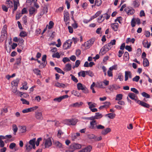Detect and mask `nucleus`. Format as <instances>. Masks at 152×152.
<instances>
[{"label": "nucleus", "mask_w": 152, "mask_h": 152, "mask_svg": "<svg viewBox=\"0 0 152 152\" xmlns=\"http://www.w3.org/2000/svg\"><path fill=\"white\" fill-rule=\"evenodd\" d=\"M16 146V144L14 143H11L9 145V148L11 149H12Z\"/></svg>", "instance_id": "e2e57ef3"}, {"label": "nucleus", "mask_w": 152, "mask_h": 152, "mask_svg": "<svg viewBox=\"0 0 152 152\" xmlns=\"http://www.w3.org/2000/svg\"><path fill=\"white\" fill-rule=\"evenodd\" d=\"M42 11V12H44V14L45 13H47L48 11V8L47 6L46 5H45L43 7V9Z\"/></svg>", "instance_id": "6e6d98bb"}, {"label": "nucleus", "mask_w": 152, "mask_h": 152, "mask_svg": "<svg viewBox=\"0 0 152 152\" xmlns=\"http://www.w3.org/2000/svg\"><path fill=\"white\" fill-rule=\"evenodd\" d=\"M86 71H82L78 73L79 76H82L83 77H85L86 76Z\"/></svg>", "instance_id": "2f4dec72"}, {"label": "nucleus", "mask_w": 152, "mask_h": 152, "mask_svg": "<svg viewBox=\"0 0 152 152\" xmlns=\"http://www.w3.org/2000/svg\"><path fill=\"white\" fill-rule=\"evenodd\" d=\"M19 82V80L18 79H16V80H13L12 83V84H13V86H15L17 87L18 83Z\"/></svg>", "instance_id": "49530a36"}, {"label": "nucleus", "mask_w": 152, "mask_h": 152, "mask_svg": "<svg viewBox=\"0 0 152 152\" xmlns=\"http://www.w3.org/2000/svg\"><path fill=\"white\" fill-rule=\"evenodd\" d=\"M55 86L59 88H65L66 87V86L64 84L58 82L55 83Z\"/></svg>", "instance_id": "412c9836"}, {"label": "nucleus", "mask_w": 152, "mask_h": 152, "mask_svg": "<svg viewBox=\"0 0 152 152\" xmlns=\"http://www.w3.org/2000/svg\"><path fill=\"white\" fill-rule=\"evenodd\" d=\"M131 90L137 94H138L139 93V91L135 88H131Z\"/></svg>", "instance_id": "4d7b16f0"}, {"label": "nucleus", "mask_w": 152, "mask_h": 152, "mask_svg": "<svg viewBox=\"0 0 152 152\" xmlns=\"http://www.w3.org/2000/svg\"><path fill=\"white\" fill-rule=\"evenodd\" d=\"M92 148V146L90 145H89L85 148L83 149L85 152H90Z\"/></svg>", "instance_id": "bb28decb"}, {"label": "nucleus", "mask_w": 152, "mask_h": 152, "mask_svg": "<svg viewBox=\"0 0 152 152\" xmlns=\"http://www.w3.org/2000/svg\"><path fill=\"white\" fill-rule=\"evenodd\" d=\"M88 105H89V108L91 110V109H92L93 107H95V103H92L91 102H88Z\"/></svg>", "instance_id": "c85d7f7f"}, {"label": "nucleus", "mask_w": 152, "mask_h": 152, "mask_svg": "<svg viewBox=\"0 0 152 152\" xmlns=\"http://www.w3.org/2000/svg\"><path fill=\"white\" fill-rule=\"evenodd\" d=\"M85 86H83L81 83H78L77 84V88L78 90H83Z\"/></svg>", "instance_id": "a878e982"}, {"label": "nucleus", "mask_w": 152, "mask_h": 152, "mask_svg": "<svg viewBox=\"0 0 152 152\" xmlns=\"http://www.w3.org/2000/svg\"><path fill=\"white\" fill-rule=\"evenodd\" d=\"M36 140V138H34L32 139L28 143H26V144L25 147L27 152L31 151L32 148L35 149Z\"/></svg>", "instance_id": "f257e3e1"}, {"label": "nucleus", "mask_w": 152, "mask_h": 152, "mask_svg": "<svg viewBox=\"0 0 152 152\" xmlns=\"http://www.w3.org/2000/svg\"><path fill=\"white\" fill-rule=\"evenodd\" d=\"M12 130L13 131V134L15 135L16 134V133L18 131V127L15 124H13L12 125Z\"/></svg>", "instance_id": "cd10ccee"}, {"label": "nucleus", "mask_w": 152, "mask_h": 152, "mask_svg": "<svg viewBox=\"0 0 152 152\" xmlns=\"http://www.w3.org/2000/svg\"><path fill=\"white\" fill-rule=\"evenodd\" d=\"M64 20L65 22H66L69 19V13L67 12H64Z\"/></svg>", "instance_id": "ddd939ff"}, {"label": "nucleus", "mask_w": 152, "mask_h": 152, "mask_svg": "<svg viewBox=\"0 0 152 152\" xmlns=\"http://www.w3.org/2000/svg\"><path fill=\"white\" fill-rule=\"evenodd\" d=\"M27 33L24 31H21L19 34V36L21 37H25L27 36Z\"/></svg>", "instance_id": "a19ab883"}, {"label": "nucleus", "mask_w": 152, "mask_h": 152, "mask_svg": "<svg viewBox=\"0 0 152 152\" xmlns=\"http://www.w3.org/2000/svg\"><path fill=\"white\" fill-rule=\"evenodd\" d=\"M116 115L114 113H109L105 115V116H107L110 119H113L115 116Z\"/></svg>", "instance_id": "4be33fe9"}, {"label": "nucleus", "mask_w": 152, "mask_h": 152, "mask_svg": "<svg viewBox=\"0 0 152 152\" xmlns=\"http://www.w3.org/2000/svg\"><path fill=\"white\" fill-rule=\"evenodd\" d=\"M47 56L46 55H43L42 57V60L43 61L41 65L39 66L40 68H43L47 64V62L46 61Z\"/></svg>", "instance_id": "6e6552de"}, {"label": "nucleus", "mask_w": 152, "mask_h": 152, "mask_svg": "<svg viewBox=\"0 0 152 152\" xmlns=\"http://www.w3.org/2000/svg\"><path fill=\"white\" fill-rule=\"evenodd\" d=\"M142 43L145 48H149L151 45V42L148 43L147 40L143 41Z\"/></svg>", "instance_id": "dca6fc26"}, {"label": "nucleus", "mask_w": 152, "mask_h": 152, "mask_svg": "<svg viewBox=\"0 0 152 152\" xmlns=\"http://www.w3.org/2000/svg\"><path fill=\"white\" fill-rule=\"evenodd\" d=\"M54 144L56 148L60 149L61 151H62V150L63 149H66V146L62 145L58 141H55L54 143Z\"/></svg>", "instance_id": "423d86ee"}, {"label": "nucleus", "mask_w": 152, "mask_h": 152, "mask_svg": "<svg viewBox=\"0 0 152 152\" xmlns=\"http://www.w3.org/2000/svg\"><path fill=\"white\" fill-rule=\"evenodd\" d=\"M135 40L134 38L131 39L130 38H128L126 40V42L128 43L129 42H130L133 43H134Z\"/></svg>", "instance_id": "ea45409f"}, {"label": "nucleus", "mask_w": 152, "mask_h": 152, "mask_svg": "<svg viewBox=\"0 0 152 152\" xmlns=\"http://www.w3.org/2000/svg\"><path fill=\"white\" fill-rule=\"evenodd\" d=\"M124 57L126 58V60H129V54L128 52H126L124 54Z\"/></svg>", "instance_id": "69168bd1"}, {"label": "nucleus", "mask_w": 152, "mask_h": 152, "mask_svg": "<svg viewBox=\"0 0 152 152\" xmlns=\"http://www.w3.org/2000/svg\"><path fill=\"white\" fill-rule=\"evenodd\" d=\"M136 23L135 22V19L134 18L132 19L131 21V25L132 27H134L135 26Z\"/></svg>", "instance_id": "13d9d810"}, {"label": "nucleus", "mask_w": 152, "mask_h": 152, "mask_svg": "<svg viewBox=\"0 0 152 152\" xmlns=\"http://www.w3.org/2000/svg\"><path fill=\"white\" fill-rule=\"evenodd\" d=\"M81 148V145L80 144L76 143H72L69 147V149L75 150L79 149Z\"/></svg>", "instance_id": "39448f33"}, {"label": "nucleus", "mask_w": 152, "mask_h": 152, "mask_svg": "<svg viewBox=\"0 0 152 152\" xmlns=\"http://www.w3.org/2000/svg\"><path fill=\"white\" fill-rule=\"evenodd\" d=\"M20 100L22 101L23 104H26L28 105L29 104V102L24 99L22 98L20 99Z\"/></svg>", "instance_id": "3c124183"}, {"label": "nucleus", "mask_w": 152, "mask_h": 152, "mask_svg": "<svg viewBox=\"0 0 152 152\" xmlns=\"http://www.w3.org/2000/svg\"><path fill=\"white\" fill-rule=\"evenodd\" d=\"M70 125H74L76 124L77 122V120L76 119H70Z\"/></svg>", "instance_id": "c756f323"}, {"label": "nucleus", "mask_w": 152, "mask_h": 152, "mask_svg": "<svg viewBox=\"0 0 152 152\" xmlns=\"http://www.w3.org/2000/svg\"><path fill=\"white\" fill-rule=\"evenodd\" d=\"M111 26L112 29L115 31H117L118 27V24L117 23H115L111 24Z\"/></svg>", "instance_id": "4468645a"}, {"label": "nucleus", "mask_w": 152, "mask_h": 152, "mask_svg": "<svg viewBox=\"0 0 152 152\" xmlns=\"http://www.w3.org/2000/svg\"><path fill=\"white\" fill-rule=\"evenodd\" d=\"M123 95L121 94H119L117 95L116 96L115 100L119 101L121 100L122 99Z\"/></svg>", "instance_id": "7c9ffc66"}, {"label": "nucleus", "mask_w": 152, "mask_h": 152, "mask_svg": "<svg viewBox=\"0 0 152 152\" xmlns=\"http://www.w3.org/2000/svg\"><path fill=\"white\" fill-rule=\"evenodd\" d=\"M17 89V87L15 86H13L12 87V91L14 93L16 92Z\"/></svg>", "instance_id": "680f3d73"}, {"label": "nucleus", "mask_w": 152, "mask_h": 152, "mask_svg": "<svg viewBox=\"0 0 152 152\" xmlns=\"http://www.w3.org/2000/svg\"><path fill=\"white\" fill-rule=\"evenodd\" d=\"M35 8L33 7L31 8L29 10V14L30 15L33 14L35 12Z\"/></svg>", "instance_id": "603ef678"}, {"label": "nucleus", "mask_w": 152, "mask_h": 152, "mask_svg": "<svg viewBox=\"0 0 152 152\" xmlns=\"http://www.w3.org/2000/svg\"><path fill=\"white\" fill-rule=\"evenodd\" d=\"M19 5V0H14V7L13 12L14 11L16 10L18 8V5Z\"/></svg>", "instance_id": "2eb2a0df"}, {"label": "nucleus", "mask_w": 152, "mask_h": 152, "mask_svg": "<svg viewBox=\"0 0 152 152\" xmlns=\"http://www.w3.org/2000/svg\"><path fill=\"white\" fill-rule=\"evenodd\" d=\"M63 134V132H62L61 130H59L58 131V133L57 134V136L58 138H61L62 134Z\"/></svg>", "instance_id": "09e8293b"}, {"label": "nucleus", "mask_w": 152, "mask_h": 152, "mask_svg": "<svg viewBox=\"0 0 152 152\" xmlns=\"http://www.w3.org/2000/svg\"><path fill=\"white\" fill-rule=\"evenodd\" d=\"M20 131L22 133H24L26 131V128L25 126H21Z\"/></svg>", "instance_id": "37998d69"}, {"label": "nucleus", "mask_w": 152, "mask_h": 152, "mask_svg": "<svg viewBox=\"0 0 152 152\" xmlns=\"http://www.w3.org/2000/svg\"><path fill=\"white\" fill-rule=\"evenodd\" d=\"M27 82L26 81H25L22 84V87L20 88V89H24L25 90H27L28 87L27 86Z\"/></svg>", "instance_id": "393cba45"}, {"label": "nucleus", "mask_w": 152, "mask_h": 152, "mask_svg": "<svg viewBox=\"0 0 152 152\" xmlns=\"http://www.w3.org/2000/svg\"><path fill=\"white\" fill-rule=\"evenodd\" d=\"M128 96L132 100H134L137 103L138 101V98L137 96L134 94L132 93H129Z\"/></svg>", "instance_id": "1a4fd4ad"}, {"label": "nucleus", "mask_w": 152, "mask_h": 152, "mask_svg": "<svg viewBox=\"0 0 152 152\" xmlns=\"http://www.w3.org/2000/svg\"><path fill=\"white\" fill-rule=\"evenodd\" d=\"M140 79V76H139L137 75L132 79V81H133L137 82L139 81Z\"/></svg>", "instance_id": "de8ad7c7"}, {"label": "nucleus", "mask_w": 152, "mask_h": 152, "mask_svg": "<svg viewBox=\"0 0 152 152\" xmlns=\"http://www.w3.org/2000/svg\"><path fill=\"white\" fill-rule=\"evenodd\" d=\"M86 75H88L91 77H93L94 76V74L90 70L86 71Z\"/></svg>", "instance_id": "4c0bfd02"}, {"label": "nucleus", "mask_w": 152, "mask_h": 152, "mask_svg": "<svg viewBox=\"0 0 152 152\" xmlns=\"http://www.w3.org/2000/svg\"><path fill=\"white\" fill-rule=\"evenodd\" d=\"M87 136L88 138L89 139H93L94 140V139L96 137V136L92 134H88L87 135Z\"/></svg>", "instance_id": "c9c22d12"}, {"label": "nucleus", "mask_w": 152, "mask_h": 152, "mask_svg": "<svg viewBox=\"0 0 152 152\" xmlns=\"http://www.w3.org/2000/svg\"><path fill=\"white\" fill-rule=\"evenodd\" d=\"M103 117V115L99 113H96L94 116V118L95 119H99Z\"/></svg>", "instance_id": "aec40b11"}, {"label": "nucleus", "mask_w": 152, "mask_h": 152, "mask_svg": "<svg viewBox=\"0 0 152 152\" xmlns=\"http://www.w3.org/2000/svg\"><path fill=\"white\" fill-rule=\"evenodd\" d=\"M142 95L143 96L147 98H149L150 97V96L148 94L145 92H143L142 93Z\"/></svg>", "instance_id": "c03bdc74"}, {"label": "nucleus", "mask_w": 152, "mask_h": 152, "mask_svg": "<svg viewBox=\"0 0 152 152\" xmlns=\"http://www.w3.org/2000/svg\"><path fill=\"white\" fill-rule=\"evenodd\" d=\"M6 4H7L8 7H12L13 4L12 2L10 0H7V1Z\"/></svg>", "instance_id": "473e14b6"}, {"label": "nucleus", "mask_w": 152, "mask_h": 152, "mask_svg": "<svg viewBox=\"0 0 152 152\" xmlns=\"http://www.w3.org/2000/svg\"><path fill=\"white\" fill-rule=\"evenodd\" d=\"M117 69V65H114L109 68V70L110 71L113 70V69L116 70Z\"/></svg>", "instance_id": "338daca9"}, {"label": "nucleus", "mask_w": 152, "mask_h": 152, "mask_svg": "<svg viewBox=\"0 0 152 152\" xmlns=\"http://www.w3.org/2000/svg\"><path fill=\"white\" fill-rule=\"evenodd\" d=\"M35 116L37 120H42L43 118V115L41 112H36Z\"/></svg>", "instance_id": "9b49d317"}, {"label": "nucleus", "mask_w": 152, "mask_h": 152, "mask_svg": "<svg viewBox=\"0 0 152 152\" xmlns=\"http://www.w3.org/2000/svg\"><path fill=\"white\" fill-rule=\"evenodd\" d=\"M72 69L71 65V64H66L65 67L64 69L66 71H70Z\"/></svg>", "instance_id": "6ab92c4d"}, {"label": "nucleus", "mask_w": 152, "mask_h": 152, "mask_svg": "<svg viewBox=\"0 0 152 152\" xmlns=\"http://www.w3.org/2000/svg\"><path fill=\"white\" fill-rule=\"evenodd\" d=\"M51 137H50L48 134H46L43 140V145L45 146V148H48L52 145Z\"/></svg>", "instance_id": "f03ea898"}, {"label": "nucleus", "mask_w": 152, "mask_h": 152, "mask_svg": "<svg viewBox=\"0 0 152 152\" xmlns=\"http://www.w3.org/2000/svg\"><path fill=\"white\" fill-rule=\"evenodd\" d=\"M116 40L115 39H114L111 41L109 43L110 44V45L112 47L113 46L115 45Z\"/></svg>", "instance_id": "bf43d9fd"}, {"label": "nucleus", "mask_w": 152, "mask_h": 152, "mask_svg": "<svg viewBox=\"0 0 152 152\" xmlns=\"http://www.w3.org/2000/svg\"><path fill=\"white\" fill-rule=\"evenodd\" d=\"M137 103L145 107L149 108L150 106L149 104L140 100H139L138 101H137Z\"/></svg>", "instance_id": "f8f14e48"}, {"label": "nucleus", "mask_w": 152, "mask_h": 152, "mask_svg": "<svg viewBox=\"0 0 152 152\" xmlns=\"http://www.w3.org/2000/svg\"><path fill=\"white\" fill-rule=\"evenodd\" d=\"M96 18V16L94 15V16L91 17L90 18V19L88 20H87V21H86V20H85L84 21V22L85 23H87L88 22H89L91 20H92V19Z\"/></svg>", "instance_id": "864d4df0"}, {"label": "nucleus", "mask_w": 152, "mask_h": 152, "mask_svg": "<svg viewBox=\"0 0 152 152\" xmlns=\"http://www.w3.org/2000/svg\"><path fill=\"white\" fill-rule=\"evenodd\" d=\"M72 94L78 97H81V96L80 93L75 90H73L72 92Z\"/></svg>", "instance_id": "b1692460"}, {"label": "nucleus", "mask_w": 152, "mask_h": 152, "mask_svg": "<svg viewBox=\"0 0 152 152\" xmlns=\"http://www.w3.org/2000/svg\"><path fill=\"white\" fill-rule=\"evenodd\" d=\"M133 5L134 7H137L139 6L140 4L138 1L135 0L133 2Z\"/></svg>", "instance_id": "e433bc0d"}, {"label": "nucleus", "mask_w": 152, "mask_h": 152, "mask_svg": "<svg viewBox=\"0 0 152 152\" xmlns=\"http://www.w3.org/2000/svg\"><path fill=\"white\" fill-rule=\"evenodd\" d=\"M111 131V129L109 128H107L102 130V131L101 134L103 135H105L110 132Z\"/></svg>", "instance_id": "f3484780"}, {"label": "nucleus", "mask_w": 152, "mask_h": 152, "mask_svg": "<svg viewBox=\"0 0 152 152\" xmlns=\"http://www.w3.org/2000/svg\"><path fill=\"white\" fill-rule=\"evenodd\" d=\"M53 58H59L60 57V55L58 52H57L56 53L52 55Z\"/></svg>", "instance_id": "8fccbe9b"}, {"label": "nucleus", "mask_w": 152, "mask_h": 152, "mask_svg": "<svg viewBox=\"0 0 152 152\" xmlns=\"http://www.w3.org/2000/svg\"><path fill=\"white\" fill-rule=\"evenodd\" d=\"M70 76L71 77V79L76 83L78 82V80L72 74L70 75Z\"/></svg>", "instance_id": "58836bf2"}, {"label": "nucleus", "mask_w": 152, "mask_h": 152, "mask_svg": "<svg viewBox=\"0 0 152 152\" xmlns=\"http://www.w3.org/2000/svg\"><path fill=\"white\" fill-rule=\"evenodd\" d=\"M82 90L83 91V92L85 94L88 93L89 92L87 88L85 86Z\"/></svg>", "instance_id": "774afa93"}, {"label": "nucleus", "mask_w": 152, "mask_h": 152, "mask_svg": "<svg viewBox=\"0 0 152 152\" xmlns=\"http://www.w3.org/2000/svg\"><path fill=\"white\" fill-rule=\"evenodd\" d=\"M72 40H68L64 43L63 45V47L64 49L65 50H66L69 48L71 46L72 43Z\"/></svg>", "instance_id": "0eeeda50"}, {"label": "nucleus", "mask_w": 152, "mask_h": 152, "mask_svg": "<svg viewBox=\"0 0 152 152\" xmlns=\"http://www.w3.org/2000/svg\"><path fill=\"white\" fill-rule=\"evenodd\" d=\"M104 128V127L100 124L97 125L96 129H102Z\"/></svg>", "instance_id": "0e129e2a"}, {"label": "nucleus", "mask_w": 152, "mask_h": 152, "mask_svg": "<svg viewBox=\"0 0 152 152\" xmlns=\"http://www.w3.org/2000/svg\"><path fill=\"white\" fill-rule=\"evenodd\" d=\"M135 11L134 9L129 10L127 12V14L128 15H132L134 13Z\"/></svg>", "instance_id": "5fc2aeb1"}, {"label": "nucleus", "mask_w": 152, "mask_h": 152, "mask_svg": "<svg viewBox=\"0 0 152 152\" xmlns=\"http://www.w3.org/2000/svg\"><path fill=\"white\" fill-rule=\"evenodd\" d=\"M102 3V0H95V5L97 6H100Z\"/></svg>", "instance_id": "f704fd0d"}, {"label": "nucleus", "mask_w": 152, "mask_h": 152, "mask_svg": "<svg viewBox=\"0 0 152 152\" xmlns=\"http://www.w3.org/2000/svg\"><path fill=\"white\" fill-rule=\"evenodd\" d=\"M110 15H108L107 13H104L99 17L98 19V21L99 23H101L103 22L105 19L106 20L110 18Z\"/></svg>", "instance_id": "20e7f679"}, {"label": "nucleus", "mask_w": 152, "mask_h": 152, "mask_svg": "<svg viewBox=\"0 0 152 152\" xmlns=\"http://www.w3.org/2000/svg\"><path fill=\"white\" fill-rule=\"evenodd\" d=\"M112 47L110 45V43L105 45L101 49L100 51L102 55L105 54L107 51H109Z\"/></svg>", "instance_id": "7ed1b4c3"}, {"label": "nucleus", "mask_w": 152, "mask_h": 152, "mask_svg": "<svg viewBox=\"0 0 152 152\" xmlns=\"http://www.w3.org/2000/svg\"><path fill=\"white\" fill-rule=\"evenodd\" d=\"M89 42L90 41H87L84 43V45L86 48H89L92 45L89 43Z\"/></svg>", "instance_id": "79ce46f5"}, {"label": "nucleus", "mask_w": 152, "mask_h": 152, "mask_svg": "<svg viewBox=\"0 0 152 152\" xmlns=\"http://www.w3.org/2000/svg\"><path fill=\"white\" fill-rule=\"evenodd\" d=\"M21 60V57H20L16 59V61L15 63V64L19 65L20 63Z\"/></svg>", "instance_id": "052dcab7"}, {"label": "nucleus", "mask_w": 152, "mask_h": 152, "mask_svg": "<svg viewBox=\"0 0 152 152\" xmlns=\"http://www.w3.org/2000/svg\"><path fill=\"white\" fill-rule=\"evenodd\" d=\"M83 104V103L82 102H77L73 104L72 105V106L73 107H78L82 105Z\"/></svg>", "instance_id": "a211bd4d"}, {"label": "nucleus", "mask_w": 152, "mask_h": 152, "mask_svg": "<svg viewBox=\"0 0 152 152\" xmlns=\"http://www.w3.org/2000/svg\"><path fill=\"white\" fill-rule=\"evenodd\" d=\"M97 126L96 121H92L90 122L89 128L90 129H96Z\"/></svg>", "instance_id": "9d476101"}, {"label": "nucleus", "mask_w": 152, "mask_h": 152, "mask_svg": "<svg viewBox=\"0 0 152 152\" xmlns=\"http://www.w3.org/2000/svg\"><path fill=\"white\" fill-rule=\"evenodd\" d=\"M54 23L53 21H50L49 22V26H48V28L49 29H50L52 28L54 25Z\"/></svg>", "instance_id": "a18cd8bd"}, {"label": "nucleus", "mask_w": 152, "mask_h": 152, "mask_svg": "<svg viewBox=\"0 0 152 152\" xmlns=\"http://www.w3.org/2000/svg\"><path fill=\"white\" fill-rule=\"evenodd\" d=\"M143 64L144 67H147L149 65V62L147 58H144Z\"/></svg>", "instance_id": "5701e85b"}, {"label": "nucleus", "mask_w": 152, "mask_h": 152, "mask_svg": "<svg viewBox=\"0 0 152 152\" xmlns=\"http://www.w3.org/2000/svg\"><path fill=\"white\" fill-rule=\"evenodd\" d=\"M33 71L34 73L36 74L37 75H40V71L38 69H33Z\"/></svg>", "instance_id": "72a5a7b5"}]
</instances>
